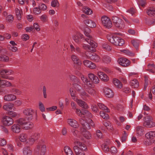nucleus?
<instances>
[{
	"mask_svg": "<svg viewBox=\"0 0 155 155\" xmlns=\"http://www.w3.org/2000/svg\"><path fill=\"white\" fill-rule=\"evenodd\" d=\"M75 145L73 147V149L76 155H85L84 151L87 149L85 144L79 141L74 142Z\"/></svg>",
	"mask_w": 155,
	"mask_h": 155,
	"instance_id": "f257e3e1",
	"label": "nucleus"
},
{
	"mask_svg": "<svg viewBox=\"0 0 155 155\" xmlns=\"http://www.w3.org/2000/svg\"><path fill=\"white\" fill-rule=\"evenodd\" d=\"M84 35L87 37V38H84L83 40L85 41H87L88 44H90V46L89 45H87V46L84 45L83 46V47L85 49L87 48L88 49H90L91 47L92 48H95L97 47V44L92 40V36L90 35V34L87 32L86 31L84 32Z\"/></svg>",
	"mask_w": 155,
	"mask_h": 155,
	"instance_id": "f03ea898",
	"label": "nucleus"
},
{
	"mask_svg": "<svg viewBox=\"0 0 155 155\" xmlns=\"http://www.w3.org/2000/svg\"><path fill=\"white\" fill-rule=\"evenodd\" d=\"M107 38L110 42L115 45L121 46L124 43L123 39L116 36L107 35Z\"/></svg>",
	"mask_w": 155,
	"mask_h": 155,
	"instance_id": "7ed1b4c3",
	"label": "nucleus"
},
{
	"mask_svg": "<svg viewBox=\"0 0 155 155\" xmlns=\"http://www.w3.org/2000/svg\"><path fill=\"white\" fill-rule=\"evenodd\" d=\"M112 20L114 25L117 28L122 29L124 27L125 25L124 21L118 17L113 16Z\"/></svg>",
	"mask_w": 155,
	"mask_h": 155,
	"instance_id": "20e7f679",
	"label": "nucleus"
},
{
	"mask_svg": "<svg viewBox=\"0 0 155 155\" xmlns=\"http://www.w3.org/2000/svg\"><path fill=\"white\" fill-rule=\"evenodd\" d=\"M143 125L147 128H153L155 127V123L153 121L151 117L147 116L144 117Z\"/></svg>",
	"mask_w": 155,
	"mask_h": 155,
	"instance_id": "39448f33",
	"label": "nucleus"
},
{
	"mask_svg": "<svg viewBox=\"0 0 155 155\" xmlns=\"http://www.w3.org/2000/svg\"><path fill=\"white\" fill-rule=\"evenodd\" d=\"M16 122L19 125L25 126L27 129L31 128L33 126V124L32 123L27 121L25 118H19L16 120Z\"/></svg>",
	"mask_w": 155,
	"mask_h": 155,
	"instance_id": "423d86ee",
	"label": "nucleus"
},
{
	"mask_svg": "<svg viewBox=\"0 0 155 155\" xmlns=\"http://www.w3.org/2000/svg\"><path fill=\"white\" fill-rule=\"evenodd\" d=\"M13 72L11 70H0V74L2 78L10 80L14 79V78L9 76V75L13 74Z\"/></svg>",
	"mask_w": 155,
	"mask_h": 155,
	"instance_id": "0eeeda50",
	"label": "nucleus"
},
{
	"mask_svg": "<svg viewBox=\"0 0 155 155\" xmlns=\"http://www.w3.org/2000/svg\"><path fill=\"white\" fill-rule=\"evenodd\" d=\"M85 54L87 57H89L92 61L98 62L100 61V58L99 56L94 53L90 52L89 51H86Z\"/></svg>",
	"mask_w": 155,
	"mask_h": 155,
	"instance_id": "6e6552de",
	"label": "nucleus"
},
{
	"mask_svg": "<svg viewBox=\"0 0 155 155\" xmlns=\"http://www.w3.org/2000/svg\"><path fill=\"white\" fill-rule=\"evenodd\" d=\"M102 24L106 28H109L112 26V23L110 19L106 16H104L101 18Z\"/></svg>",
	"mask_w": 155,
	"mask_h": 155,
	"instance_id": "1a4fd4ad",
	"label": "nucleus"
},
{
	"mask_svg": "<svg viewBox=\"0 0 155 155\" xmlns=\"http://www.w3.org/2000/svg\"><path fill=\"white\" fill-rule=\"evenodd\" d=\"M72 38L74 41L78 44H80L83 40L84 36L80 33H78L72 36Z\"/></svg>",
	"mask_w": 155,
	"mask_h": 155,
	"instance_id": "9d476101",
	"label": "nucleus"
},
{
	"mask_svg": "<svg viewBox=\"0 0 155 155\" xmlns=\"http://www.w3.org/2000/svg\"><path fill=\"white\" fill-rule=\"evenodd\" d=\"M3 124L5 126H9L12 124L14 122L13 119L11 117L5 116L2 118Z\"/></svg>",
	"mask_w": 155,
	"mask_h": 155,
	"instance_id": "9b49d317",
	"label": "nucleus"
},
{
	"mask_svg": "<svg viewBox=\"0 0 155 155\" xmlns=\"http://www.w3.org/2000/svg\"><path fill=\"white\" fill-rule=\"evenodd\" d=\"M37 148L38 150L41 149L40 155L45 154L46 150V146L43 144L42 142H39L38 143L37 146Z\"/></svg>",
	"mask_w": 155,
	"mask_h": 155,
	"instance_id": "f8f14e48",
	"label": "nucleus"
},
{
	"mask_svg": "<svg viewBox=\"0 0 155 155\" xmlns=\"http://www.w3.org/2000/svg\"><path fill=\"white\" fill-rule=\"evenodd\" d=\"M34 113V110L31 108H26L23 111V113L25 115L30 116L29 118V120H31L32 119L33 115Z\"/></svg>",
	"mask_w": 155,
	"mask_h": 155,
	"instance_id": "ddd939ff",
	"label": "nucleus"
},
{
	"mask_svg": "<svg viewBox=\"0 0 155 155\" xmlns=\"http://www.w3.org/2000/svg\"><path fill=\"white\" fill-rule=\"evenodd\" d=\"M118 62L121 65L124 67L128 66L130 63L129 60L124 58H120L118 60Z\"/></svg>",
	"mask_w": 155,
	"mask_h": 155,
	"instance_id": "4468645a",
	"label": "nucleus"
},
{
	"mask_svg": "<svg viewBox=\"0 0 155 155\" xmlns=\"http://www.w3.org/2000/svg\"><path fill=\"white\" fill-rule=\"evenodd\" d=\"M3 99L5 101L10 102L15 100L16 99V97L13 94H9L5 95Z\"/></svg>",
	"mask_w": 155,
	"mask_h": 155,
	"instance_id": "2eb2a0df",
	"label": "nucleus"
},
{
	"mask_svg": "<svg viewBox=\"0 0 155 155\" xmlns=\"http://www.w3.org/2000/svg\"><path fill=\"white\" fill-rule=\"evenodd\" d=\"M105 95L109 98H112L113 97L114 94L112 91L107 87H104L103 89Z\"/></svg>",
	"mask_w": 155,
	"mask_h": 155,
	"instance_id": "dca6fc26",
	"label": "nucleus"
},
{
	"mask_svg": "<svg viewBox=\"0 0 155 155\" xmlns=\"http://www.w3.org/2000/svg\"><path fill=\"white\" fill-rule=\"evenodd\" d=\"M83 63L84 66L91 69H95L96 67V65L94 63L89 60H84L83 61Z\"/></svg>",
	"mask_w": 155,
	"mask_h": 155,
	"instance_id": "f3484780",
	"label": "nucleus"
},
{
	"mask_svg": "<svg viewBox=\"0 0 155 155\" xmlns=\"http://www.w3.org/2000/svg\"><path fill=\"white\" fill-rule=\"evenodd\" d=\"M70 49L72 53L75 52L78 54H81V49L78 46H74L71 44L70 45Z\"/></svg>",
	"mask_w": 155,
	"mask_h": 155,
	"instance_id": "a211bd4d",
	"label": "nucleus"
},
{
	"mask_svg": "<svg viewBox=\"0 0 155 155\" xmlns=\"http://www.w3.org/2000/svg\"><path fill=\"white\" fill-rule=\"evenodd\" d=\"M88 77L92 82L95 84H98L99 81L98 77L93 73H90L88 74Z\"/></svg>",
	"mask_w": 155,
	"mask_h": 155,
	"instance_id": "6ab92c4d",
	"label": "nucleus"
},
{
	"mask_svg": "<svg viewBox=\"0 0 155 155\" xmlns=\"http://www.w3.org/2000/svg\"><path fill=\"white\" fill-rule=\"evenodd\" d=\"M32 148L28 146L25 147L22 149L23 155H32Z\"/></svg>",
	"mask_w": 155,
	"mask_h": 155,
	"instance_id": "aec40b11",
	"label": "nucleus"
},
{
	"mask_svg": "<svg viewBox=\"0 0 155 155\" xmlns=\"http://www.w3.org/2000/svg\"><path fill=\"white\" fill-rule=\"evenodd\" d=\"M67 122L71 127L74 128H77L79 127V125L77 121L74 119H68Z\"/></svg>",
	"mask_w": 155,
	"mask_h": 155,
	"instance_id": "412c9836",
	"label": "nucleus"
},
{
	"mask_svg": "<svg viewBox=\"0 0 155 155\" xmlns=\"http://www.w3.org/2000/svg\"><path fill=\"white\" fill-rule=\"evenodd\" d=\"M84 22L87 26L91 28H94L96 25V23L93 21L88 19L84 20Z\"/></svg>",
	"mask_w": 155,
	"mask_h": 155,
	"instance_id": "4be33fe9",
	"label": "nucleus"
},
{
	"mask_svg": "<svg viewBox=\"0 0 155 155\" xmlns=\"http://www.w3.org/2000/svg\"><path fill=\"white\" fill-rule=\"evenodd\" d=\"M79 121L83 126L84 129L89 130L91 128L90 125L84 119L82 118L80 119Z\"/></svg>",
	"mask_w": 155,
	"mask_h": 155,
	"instance_id": "5701e85b",
	"label": "nucleus"
},
{
	"mask_svg": "<svg viewBox=\"0 0 155 155\" xmlns=\"http://www.w3.org/2000/svg\"><path fill=\"white\" fill-rule=\"evenodd\" d=\"M110 143V140H108L102 145V148L103 151L105 153L107 152L110 150V148L108 145Z\"/></svg>",
	"mask_w": 155,
	"mask_h": 155,
	"instance_id": "b1692460",
	"label": "nucleus"
},
{
	"mask_svg": "<svg viewBox=\"0 0 155 155\" xmlns=\"http://www.w3.org/2000/svg\"><path fill=\"white\" fill-rule=\"evenodd\" d=\"M77 103L78 105L81 107L87 109L88 107V105L84 101L80 99L77 98L75 100Z\"/></svg>",
	"mask_w": 155,
	"mask_h": 155,
	"instance_id": "393cba45",
	"label": "nucleus"
},
{
	"mask_svg": "<svg viewBox=\"0 0 155 155\" xmlns=\"http://www.w3.org/2000/svg\"><path fill=\"white\" fill-rule=\"evenodd\" d=\"M11 130L14 133H18L20 132L21 129L18 124H15L12 126Z\"/></svg>",
	"mask_w": 155,
	"mask_h": 155,
	"instance_id": "a878e982",
	"label": "nucleus"
},
{
	"mask_svg": "<svg viewBox=\"0 0 155 155\" xmlns=\"http://www.w3.org/2000/svg\"><path fill=\"white\" fill-rule=\"evenodd\" d=\"M11 83L6 80H2L0 79V87H5L11 86Z\"/></svg>",
	"mask_w": 155,
	"mask_h": 155,
	"instance_id": "bb28decb",
	"label": "nucleus"
},
{
	"mask_svg": "<svg viewBox=\"0 0 155 155\" xmlns=\"http://www.w3.org/2000/svg\"><path fill=\"white\" fill-rule=\"evenodd\" d=\"M145 137L148 140H152L155 137V131H150L147 133Z\"/></svg>",
	"mask_w": 155,
	"mask_h": 155,
	"instance_id": "cd10ccee",
	"label": "nucleus"
},
{
	"mask_svg": "<svg viewBox=\"0 0 155 155\" xmlns=\"http://www.w3.org/2000/svg\"><path fill=\"white\" fill-rule=\"evenodd\" d=\"M97 75L103 81H107L108 80V77L107 75L103 72H98Z\"/></svg>",
	"mask_w": 155,
	"mask_h": 155,
	"instance_id": "c85d7f7f",
	"label": "nucleus"
},
{
	"mask_svg": "<svg viewBox=\"0 0 155 155\" xmlns=\"http://www.w3.org/2000/svg\"><path fill=\"white\" fill-rule=\"evenodd\" d=\"M81 78L82 81L85 85L88 86H92V84L90 83V81H88V79L86 76L82 75Z\"/></svg>",
	"mask_w": 155,
	"mask_h": 155,
	"instance_id": "c756f323",
	"label": "nucleus"
},
{
	"mask_svg": "<svg viewBox=\"0 0 155 155\" xmlns=\"http://www.w3.org/2000/svg\"><path fill=\"white\" fill-rule=\"evenodd\" d=\"M71 58L74 64H80V62H81L78 56L75 54L71 55Z\"/></svg>",
	"mask_w": 155,
	"mask_h": 155,
	"instance_id": "7c9ffc66",
	"label": "nucleus"
},
{
	"mask_svg": "<svg viewBox=\"0 0 155 155\" xmlns=\"http://www.w3.org/2000/svg\"><path fill=\"white\" fill-rule=\"evenodd\" d=\"M14 106V104L11 103H9L8 104L4 105L3 108V109L8 111L12 110Z\"/></svg>",
	"mask_w": 155,
	"mask_h": 155,
	"instance_id": "2f4dec72",
	"label": "nucleus"
},
{
	"mask_svg": "<svg viewBox=\"0 0 155 155\" xmlns=\"http://www.w3.org/2000/svg\"><path fill=\"white\" fill-rule=\"evenodd\" d=\"M18 138L21 142H25L27 140L28 138L27 135L25 133H21L19 136Z\"/></svg>",
	"mask_w": 155,
	"mask_h": 155,
	"instance_id": "473e14b6",
	"label": "nucleus"
},
{
	"mask_svg": "<svg viewBox=\"0 0 155 155\" xmlns=\"http://www.w3.org/2000/svg\"><path fill=\"white\" fill-rule=\"evenodd\" d=\"M147 15L150 16L155 15V8L150 7L147 12Z\"/></svg>",
	"mask_w": 155,
	"mask_h": 155,
	"instance_id": "72a5a7b5",
	"label": "nucleus"
},
{
	"mask_svg": "<svg viewBox=\"0 0 155 155\" xmlns=\"http://www.w3.org/2000/svg\"><path fill=\"white\" fill-rule=\"evenodd\" d=\"M130 86L134 88H137L139 86V83L136 79L131 80L130 81Z\"/></svg>",
	"mask_w": 155,
	"mask_h": 155,
	"instance_id": "f704fd0d",
	"label": "nucleus"
},
{
	"mask_svg": "<svg viewBox=\"0 0 155 155\" xmlns=\"http://www.w3.org/2000/svg\"><path fill=\"white\" fill-rule=\"evenodd\" d=\"M15 12L17 19L18 20H20L21 19V15H22V10H20L18 8H16Z\"/></svg>",
	"mask_w": 155,
	"mask_h": 155,
	"instance_id": "c9c22d12",
	"label": "nucleus"
},
{
	"mask_svg": "<svg viewBox=\"0 0 155 155\" xmlns=\"http://www.w3.org/2000/svg\"><path fill=\"white\" fill-rule=\"evenodd\" d=\"M113 83L114 85L118 88H121L123 87V85L117 79H114Z\"/></svg>",
	"mask_w": 155,
	"mask_h": 155,
	"instance_id": "e433bc0d",
	"label": "nucleus"
},
{
	"mask_svg": "<svg viewBox=\"0 0 155 155\" xmlns=\"http://www.w3.org/2000/svg\"><path fill=\"white\" fill-rule=\"evenodd\" d=\"M83 117H87L88 118H91L92 117V114L86 110L83 111Z\"/></svg>",
	"mask_w": 155,
	"mask_h": 155,
	"instance_id": "4c0bfd02",
	"label": "nucleus"
},
{
	"mask_svg": "<svg viewBox=\"0 0 155 155\" xmlns=\"http://www.w3.org/2000/svg\"><path fill=\"white\" fill-rule=\"evenodd\" d=\"M91 87L88 86V88L86 89V91L91 95L94 96L96 94L95 90Z\"/></svg>",
	"mask_w": 155,
	"mask_h": 155,
	"instance_id": "58836bf2",
	"label": "nucleus"
},
{
	"mask_svg": "<svg viewBox=\"0 0 155 155\" xmlns=\"http://www.w3.org/2000/svg\"><path fill=\"white\" fill-rule=\"evenodd\" d=\"M64 151L67 155H74L71 149L68 146H66L64 147Z\"/></svg>",
	"mask_w": 155,
	"mask_h": 155,
	"instance_id": "ea45409f",
	"label": "nucleus"
},
{
	"mask_svg": "<svg viewBox=\"0 0 155 155\" xmlns=\"http://www.w3.org/2000/svg\"><path fill=\"white\" fill-rule=\"evenodd\" d=\"M84 12L87 15H91L92 13V10L87 7L84 6L82 9Z\"/></svg>",
	"mask_w": 155,
	"mask_h": 155,
	"instance_id": "a19ab883",
	"label": "nucleus"
},
{
	"mask_svg": "<svg viewBox=\"0 0 155 155\" xmlns=\"http://www.w3.org/2000/svg\"><path fill=\"white\" fill-rule=\"evenodd\" d=\"M136 130L137 133L139 135L141 136L143 134L144 131L143 128L141 126H137L136 127Z\"/></svg>",
	"mask_w": 155,
	"mask_h": 155,
	"instance_id": "79ce46f5",
	"label": "nucleus"
},
{
	"mask_svg": "<svg viewBox=\"0 0 155 155\" xmlns=\"http://www.w3.org/2000/svg\"><path fill=\"white\" fill-rule=\"evenodd\" d=\"M9 60V57L6 55L0 54V61L4 62H8Z\"/></svg>",
	"mask_w": 155,
	"mask_h": 155,
	"instance_id": "37998d69",
	"label": "nucleus"
},
{
	"mask_svg": "<svg viewBox=\"0 0 155 155\" xmlns=\"http://www.w3.org/2000/svg\"><path fill=\"white\" fill-rule=\"evenodd\" d=\"M103 61L106 63H110L111 61V58L107 55L104 56L102 59Z\"/></svg>",
	"mask_w": 155,
	"mask_h": 155,
	"instance_id": "c03bdc74",
	"label": "nucleus"
},
{
	"mask_svg": "<svg viewBox=\"0 0 155 155\" xmlns=\"http://www.w3.org/2000/svg\"><path fill=\"white\" fill-rule=\"evenodd\" d=\"M103 124L108 130H112L113 129V127L111 125L110 122L109 121H103Z\"/></svg>",
	"mask_w": 155,
	"mask_h": 155,
	"instance_id": "a18cd8bd",
	"label": "nucleus"
},
{
	"mask_svg": "<svg viewBox=\"0 0 155 155\" xmlns=\"http://www.w3.org/2000/svg\"><path fill=\"white\" fill-rule=\"evenodd\" d=\"M97 105L100 109L102 110H107V112H109V111L108 110V108L104 104L99 103L97 104Z\"/></svg>",
	"mask_w": 155,
	"mask_h": 155,
	"instance_id": "49530a36",
	"label": "nucleus"
},
{
	"mask_svg": "<svg viewBox=\"0 0 155 155\" xmlns=\"http://www.w3.org/2000/svg\"><path fill=\"white\" fill-rule=\"evenodd\" d=\"M84 137L87 139H90L91 137V136L90 132L87 131H86L83 133Z\"/></svg>",
	"mask_w": 155,
	"mask_h": 155,
	"instance_id": "de8ad7c7",
	"label": "nucleus"
},
{
	"mask_svg": "<svg viewBox=\"0 0 155 155\" xmlns=\"http://www.w3.org/2000/svg\"><path fill=\"white\" fill-rule=\"evenodd\" d=\"M80 96L83 98L90 97L89 95L87 93L84 91H83L80 93Z\"/></svg>",
	"mask_w": 155,
	"mask_h": 155,
	"instance_id": "09e8293b",
	"label": "nucleus"
},
{
	"mask_svg": "<svg viewBox=\"0 0 155 155\" xmlns=\"http://www.w3.org/2000/svg\"><path fill=\"white\" fill-rule=\"evenodd\" d=\"M100 115L101 117L104 119H108L109 118L108 114L104 113L103 111L100 112Z\"/></svg>",
	"mask_w": 155,
	"mask_h": 155,
	"instance_id": "8fccbe9b",
	"label": "nucleus"
},
{
	"mask_svg": "<svg viewBox=\"0 0 155 155\" xmlns=\"http://www.w3.org/2000/svg\"><path fill=\"white\" fill-rule=\"evenodd\" d=\"M102 47L107 51H109L111 50V47L108 45L104 43L102 45Z\"/></svg>",
	"mask_w": 155,
	"mask_h": 155,
	"instance_id": "3c124183",
	"label": "nucleus"
},
{
	"mask_svg": "<svg viewBox=\"0 0 155 155\" xmlns=\"http://www.w3.org/2000/svg\"><path fill=\"white\" fill-rule=\"evenodd\" d=\"M74 111L76 114L78 116L80 117H83V111H81L80 109L78 108L76 109Z\"/></svg>",
	"mask_w": 155,
	"mask_h": 155,
	"instance_id": "603ef678",
	"label": "nucleus"
},
{
	"mask_svg": "<svg viewBox=\"0 0 155 155\" xmlns=\"http://www.w3.org/2000/svg\"><path fill=\"white\" fill-rule=\"evenodd\" d=\"M33 13L35 15H38L41 13V11L39 7L34 8L33 10Z\"/></svg>",
	"mask_w": 155,
	"mask_h": 155,
	"instance_id": "864d4df0",
	"label": "nucleus"
},
{
	"mask_svg": "<svg viewBox=\"0 0 155 155\" xmlns=\"http://www.w3.org/2000/svg\"><path fill=\"white\" fill-rule=\"evenodd\" d=\"M11 92L14 93L15 94L18 95L21 94L22 93L21 91L19 90L16 88L13 89L12 90Z\"/></svg>",
	"mask_w": 155,
	"mask_h": 155,
	"instance_id": "5fc2aeb1",
	"label": "nucleus"
},
{
	"mask_svg": "<svg viewBox=\"0 0 155 155\" xmlns=\"http://www.w3.org/2000/svg\"><path fill=\"white\" fill-rule=\"evenodd\" d=\"M59 4L57 0H52L51 2V6L54 7H58L59 6Z\"/></svg>",
	"mask_w": 155,
	"mask_h": 155,
	"instance_id": "6e6d98bb",
	"label": "nucleus"
},
{
	"mask_svg": "<svg viewBox=\"0 0 155 155\" xmlns=\"http://www.w3.org/2000/svg\"><path fill=\"white\" fill-rule=\"evenodd\" d=\"M38 7L41 11H45L47 9L46 5L44 3H40L39 4Z\"/></svg>",
	"mask_w": 155,
	"mask_h": 155,
	"instance_id": "4d7b16f0",
	"label": "nucleus"
},
{
	"mask_svg": "<svg viewBox=\"0 0 155 155\" xmlns=\"http://www.w3.org/2000/svg\"><path fill=\"white\" fill-rule=\"evenodd\" d=\"M131 43L137 49L139 46V42L134 40L131 41Z\"/></svg>",
	"mask_w": 155,
	"mask_h": 155,
	"instance_id": "13d9d810",
	"label": "nucleus"
},
{
	"mask_svg": "<svg viewBox=\"0 0 155 155\" xmlns=\"http://www.w3.org/2000/svg\"><path fill=\"white\" fill-rule=\"evenodd\" d=\"M6 20L8 22H12L14 20V17L12 15H9L6 17Z\"/></svg>",
	"mask_w": 155,
	"mask_h": 155,
	"instance_id": "bf43d9fd",
	"label": "nucleus"
},
{
	"mask_svg": "<svg viewBox=\"0 0 155 155\" xmlns=\"http://www.w3.org/2000/svg\"><path fill=\"white\" fill-rule=\"evenodd\" d=\"M39 106L40 110L42 112L45 111V109L43 104L41 101L39 102Z\"/></svg>",
	"mask_w": 155,
	"mask_h": 155,
	"instance_id": "052dcab7",
	"label": "nucleus"
},
{
	"mask_svg": "<svg viewBox=\"0 0 155 155\" xmlns=\"http://www.w3.org/2000/svg\"><path fill=\"white\" fill-rule=\"evenodd\" d=\"M137 2L139 5L144 7L146 3V0H137Z\"/></svg>",
	"mask_w": 155,
	"mask_h": 155,
	"instance_id": "680f3d73",
	"label": "nucleus"
},
{
	"mask_svg": "<svg viewBox=\"0 0 155 155\" xmlns=\"http://www.w3.org/2000/svg\"><path fill=\"white\" fill-rule=\"evenodd\" d=\"M8 48L10 51L13 52H15L18 50V48L14 46H11L10 45H8Z\"/></svg>",
	"mask_w": 155,
	"mask_h": 155,
	"instance_id": "e2e57ef3",
	"label": "nucleus"
},
{
	"mask_svg": "<svg viewBox=\"0 0 155 155\" xmlns=\"http://www.w3.org/2000/svg\"><path fill=\"white\" fill-rule=\"evenodd\" d=\"M70 93L71 94V96L72 97V98L73 99H74V100H76L75 99V91L73 90V89L71 88H70Z\"/></svg>",
	"mask_w": 155,
	"mask_h": 155,
	"instance_id": "0e129e2a",
	"label": "nucleus"
},
{
	"mask_svg": "<svg viewBox=\"0 0 155 155\" xmlns=\"http://www.w3.org/2000/svg\"><path fill=\"white\" fill-rule=\"evenodd\" d=\"M146 23L148 25H150L155 24V19L147 20H146Z\"/></svg>",
	"mask_w": 155,
	"mask_h": 155,
	"instance_id": "69168bd1",
	"label": "nucleus"
},
{
	"mask_svg": "<svg viewBox=\"0 0 155 155\" xmlns=\"http://www.w3.org/2000/svg\"><path fill=\"white\" fill-rule=\"evenodd\" d=\"M110 150L111 153L112 154L116 153L117 151V148L114 147H111Z\"/></svg>",
	"mask_w": 155,
	"mask_h": 155,
	"instance_id": "338daca9",
	"label": "nucleus"
},
{
	"mask_svg": "<svg viewBox=\"0 0 155 155\" xmlns=\"http://www.w3.org/2000/svg\"><path fill=\"white\" fill-rule=\"evenodd\" d=\"M40 134L38 133H35L31 137L35 139V140H37L40 137Z\"/></svg>",
	"mask_w": 155,
	"mask_h": 155,
	"instance_id": "774afa93",
	"label": "nucleus"
}]
</instances>
